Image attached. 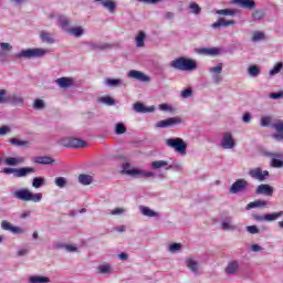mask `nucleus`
Returning a JSON list of instances; mask_svg holds the SVG:
<instances>
[{"instance_id":"obj_29","label":"nucleus","mask_w":283,"mask_h":283,"mask_svg":"<svg viewBox=\"0 0 283 283\" xmlns=\"http://www.w3.org/2000/svg\"><path fill=\"white\" fill-rule=\"evenodd\" d=\"M66 32H69V34H72L73 36H83L84 30L81 27H73V28H69L66 29Z\"/></svg>"},{"instance_id":"obj_57","label":"nucleus","mask_w":283,"mask_h":283,"mask_svg":"<svg viewBox=\"0 0 283 283\" xmlns=\"http://www.w3.org/2000/svg\"><path fill=\"white\" fill-rule=\"evenodd\" d=\"M193 94V91L191 88H186L181 92L182 98H189Z\"/></svg>"},{"instance_id":"obj_5","label":"nucleus","mask_w":283,"mask_h":283,"mask_svg":"<svg viewBox=\"0 0 283 283\" xmlns=\"http://www.w3.org/2000/svg\"><path fill=\"white\" fill-rule=\"evenodd\" d=\"M166 145H167V147L175 149V151H177V154H181L182 156H185V154H187V144L185 143V140H182V138L166 139Z\"/></svg>"},{"instance_id":"obj_23","label":"nucleus","mask_w":283,"mask_h":283,"mask_svg":"<svg viewBox=\"0 0 283 283\" xmlns=\"http://www.w3.org/2000/svg\"><path fill=\"white\" fill-rule=\"evenodd\" d=\"M269 205L268 201L264 200H255L247 205L245 209L247 211H250V209H258L259 207H266Z\"/></svg>"},{"instance_id":"obj_40","label":"nucleus","mask_w":283,"mask_h":283,"mask_svg":"<svg viewBox=\"0 0 283 283\" xmlns=\"http://www.w3.org/2000/svg\"><path fill=\"white\" fill-rule=\"evenodd\" d=\"M187 266L192 271V273H198V263L193 261V259H189L187 261Z\"/></svg>"},{"instance_id":"obj_16","label":"nucleus","mask_w":283,"mask_h":283,"mask_svg":"<svg viewBox=\"0 0 283 283\" xmlns=\"http://www.w3.org/2000/svg\"><path fill=\"white\" fill-rule=\"evenodd\" d=\"M129 78H135L136 81H142V83H148L149 76L145 75L140 71L132 70L128 72Z\"/></svg>"},{"instance_id":"obj_15","label":"nucleus","mask_w":283,"mask_h":283,"mask_svg":"<svg viewBox=\"0 0 283 283\" xmlns=\"http://www.w3.org/2000/svg\"><path fill=\"white\" fill-rule=\"evenodd\" d=\"M221 146L223 149H233L235 147V142L233 140V136H231L230 133L223 134Z\"/></svg>"},{"instance_id":"obj_25","label":"nucleus","mask_w":283,"mask_h":283,"mask_svg":"<svg viewBox=\"0 0 283 283\" xmlns=\"http://www.w3.org/2000/svg\"><path fill=\"white\" fill-rule=\"evenodd\" d=\"M153 169H160L163 167H166V170L172 169L174 166H169V163L165 160H157L151 163Z\"/></svg>"},{"instance_id":"obj_58","label":"nucleus","mask_w":283,"mask_h":283,"mask_svg":"<svg viewBox=\"0 0 283 283\" xmlns=\"http://www.w3.org/2000/svg\"><path fill=\"white\" fill-rule=\"evenodd\" d=\"M125 213V209L123 208H115L111 211L112 216H123Z\"/></svg>"},{"instance_id":"obj_41","label":"nucleus","mask_w":283,"mask_h":283,"mask_svg":"<svg viewBox=\"0 0 283 283\" xmlns=\"http://www.w3.org/2000/svg\"><path fill=\"white\" fill-rule=\"evenodd\" d=\"M283 63L279 62L274 65V67L270 71V76H275V74H280L282 72Z\"/></svg>"},{"instance_id":"obj_38","label":"nucleus","mask_w":283,"mask_h":283,"mask_svg":"<svg viewBox=\"0 0 283 283\" xmlns=\"http://www.w3.org/2000/svg\"><path fill=\"white\" fill-rule=\"evenodd\" d=\"M43 185H45V178L43 177L33 178L32 187H34V189H39L43 187Z\"/></svg>"},{"instance_id":"obj_59","label":"nucleus","mask_w":283,"mask_h":283,"mask_svg":"<svg viewBox=\"0 0 283 283\" xmlns=\"http://www.w3.org/2000/svg\"><path fill=\"white\" fill-rule=\"evenodd\" d=\"M247 231H248V233H252V234L260 233V229L256 228V226L247 227Z\"/></svg>"},{"instance_id":"obj_20","label":"nucleus","mask_w":283,"mask_h":283,"mask_svg":"<svg viewBox=\"0 0 283 283\" xmlns=\"http://www.w3.org/2000/svg\"><path fill=\"white\" fill-rule=\"evenodd\" d=\"M256 193H263L264 196H273V188L266 184L258 186Z\"/></svg>"},{"instance_id":"obj_56","label":"nucleus","mask_w":283,"mask_h":283,"mask_svg":"<svg viewBox=\"0 0 283 283\" xmlns=\"http://www.w3.org/2000/svg\"><path fill=\"white\" fill-rule=\"evenodd\" d=\"M271 125V117L265 116L261 118V126L262 127H269Z\"/></svg>"},{"instance_id":"obj_44","label":"nucleus","mask_w":283,"mask_h":283,"mask_svg":"<svg viewBox=\"0 0 283 283\" xmlns=\"http://www.w3.org/2000/svg\"><path fill=\"white\" fill-rule=\"evenodd\" d=\"M250 76H260V66L251 65L248 70Z\"/></svg>"},{"instance_id":"obj_61","label":"nucleus","mask_w":283,"mask_h":283,"mask_svg":"<svg viewBox=\"0 0 283 283\" xmlns=\"http://www.w3.org/2000/svg\"><path fill=\"white\" fill-rule=\"evenodd\" d=\"M283 92H277V93H271L270 98H273L274 101H277V98H282Z\"/></svg>"},{"instance_id":"obj_2","label":"nucleus","mask_w":283,"mask_h":283,"mask_svg":"<svg viewBox=\"0 0 283 283\" xmlns=\"http://www.w3.org/2000/svg\"><path fill=\"white\" fill-rule=\"evenodd\" d=\"M170 67L179 70L180 72H193L195 70H198V63L192 59L178 57L170 62Z\"/></svg>"},{"instance_id":"obj_62","label":"nucleus","mask_w":283,"mask_h":283,"mask_svg":"<svg viewBox=\"0 0 283 283\" xmlns=\"http://www.w3.org/2000/svg\"><path fill=\"white\" fill-rule=\"evenodd\" d=\"M221 227L224 229V231H230V230L235 229V227H233V226H231V224H229L227 222H222Z\"/></svg>"},{"instance_id":"obj_50","label":"nucleus","mask_w":283,"mask_h":283,"mask_svg":"<svg viewBox=\"0 0 283 283\" xmlns=\"http://www.w3.org/2000/svg\"><path fill=\"white\" fill-rule=\"evenodd\" d=\"M34 109H43L45 107V103L43 99H35L33 104Z\"/></svg>"},{"instance_id":"obj_60","label":"nucleus","mask_w":283,"mask_h":283,"mask_svg":"<svg viewBox=\"0 0 283 283\" xmlns=\"http://www.w3.org/2000/svg\"><path fill=\"white\" fill-rule=\"evenodd\" d=\"M274 129H276V132H279V134H282L283 132V122H277L273 125Z\"/></svg>"},{"instance_id":"obj_12","label":"nucleus","mask_w":283,"mask_h":283,"mask_svg":"<svg viewBox=\"0 0 283 283\" xmlns=\"http://www.w3.org/2000/svg\"><path fill=\"white\" fill-rule=\"evenodd\" d=\"M265 156L272 157L271 167H274L275 169H281V167H283L282 153H266Z\"/></svg>"},{"instance_id":"obj_48","label":"nucleus","mask_w":283,"mask_h":283,"mask_svg":"<svg viewBox=\"0 0 283 283\" xmlns=\"http://www.w3.org/2000/svg\"><path fill=\"white\" fill-rule=\"evenodd\" d=\"M8 91L0 90V104L10 103V99L7 97Z\"/></svg>"},{"instance_id":"obj_18","label":"nucleus","mask_w":283,"mask_h":283,"mask_svg":"<svg viewBox=\"0 0 283 283\" xmlns=\"http://www.w3.org/2000/svg\"><path fill=\"white\" fill-rule=\"evenodd\" d=\"M35 165H54V158L50 156H36L33 158Z\"/></svg>"},{"instance_id":"obj_42","label":"nucleus","mask_w":283,"mask_h":283,"mask_svg":"<svg viewBox=\"0 0 283 283\" xmlns=\"http://www.w3.org/2000/svg\"><path fill=\"white\" fill-rule=\"evenodd\" d=\"M189 9L191 10L192 14H200V12H202V8H200V6H198L196 2H191L189 4Z\"/></svg>"},{"instance_id":"obj_45","label":"nucleus","mask_w":283,"mask_h":283,"mask_svg":"<svg viewBox=\"0 0 283 283\" xmlns=\"http://www.w3.org/2000/svg\"><path fill=\"white\" fill-rule=\"evenodd\" d=\"M252 19H254V21H262V19H264V11L262 10H255L252 13Z\"/></svg>"},{"instance_id":"obj_3","label":"nucleus","mask_w":283,"mask_h":283,"mask_svg":"<svg viewBox=\"0 0 283 283\" xmlns=\"http://www.w3.org/2000/svg\"><path fill=\"white\" fill-rule=\"evenodd\" d=\"M46 49H27L17 54L18 59H41L48 54Z\"/></svg>"},{"instance_id":"obj_31","label":"nucleus","mask_w":283,"mask_h":283,"mask_svg":"<svg viewBox=\"0 0 283 283\" xmlns=\"http://www.w3.org/2000/svg\"><path fill=\"white\" fill-rule=\"evenodd\" d=\"M134 109L138 113V114H147V112H151V109L147 108L145 104L137 102L134 105Z\"/></svg>"},{"instance_id":"obj_24","label":"nucleus","mask_w":283,"mask_h":283,"mask_svg":"<svg viewBox=\"0 0 283 283\" xmlns=\"http://www.w3.org/2000/svg\"><path fill=\"white\" fill-rule=\"evenodd\" d=\"M23 157H9L4 159V163L11 167H17V165H21V163H24Z\"/></svg>"},{"instance_id":"obj_26","label":"nucleus","mask_w":283,"mask_h":283,"mask_svg":"<svg viewBox=\"0 0 283 283\" xmlns=\"http://www.w3.org/2000/svg\"><path fill=\"white\" fill-rule=\"evenodd\" d=\"M30 283H50V277L43 275H33L29 279Z\"/></svg>"},{"instance_id":"obj_39","label":"nucleus","mask_w":283,"mask_h":283,"mask_svg":"<svg viewBox=\"0 0 283 283\" xmlns=\"http://www.w3.org/2000/svg\"><path fill=\"white\" fill-rule=\"evenodd\" d=\"M9 103H13V105L23 104V97L21 95L13 94L11 97H8Z\"/></svg>"},{"instance_id":"obj_35","label":"nucleus","mask_w":283,"mask_h":283,"mask_svg":"<svg viewBox=\"0 0 283 283\" xmlns=\"http://www.w3.org/2000/svg\"><path fill=\"white\" fill-rule=\"evenodd\" d=\"M238 11L235 9H221L217 11V14H221L223 17H235Z\"/></svg>"},{"instance_id":"obj_6","label":"nucleus","mask_w":283,"mask_h":283,"mask_svg":"<svg viewBox=\"0 0 283 283\" xmlns=\"http://www.w3.org/2000/svg\"><path fill=\"white\" fill-rule=\"evenodd\" d=\"M3 174H13L14 178H25L28 174H34V168H3Z\"/></svg>"},{"instance_id":"obj_4","label":"nucleus","mask_w":283,"mask_h":283,"mask_svg":"<svg viewBox=\"0 0 283 283\" xmlns=\"http://www.w3.org/2000/svg\"><path fill=\"white\" fill-rule=\"evenodd\" d=\"M61 145L67 149H83L87 147V142L80 138L65 137L61 139Z\"/></svg>"},{"instance_id":"obj_33","label":"nucleus","mask_w":283,"mask_h":283,"mask_svg":"<svg viewBox=\"0 0 283 283\" xmlns=\"http://www.w3.org/2000/svg\"><path fill=\"white\" fill-rule=\"evenodd\" d=\"M41 40L43 41V43H49L50 45L54 44V38H52V34L51 33H48L45 31H43L41 33Z\"/></svg>"},{"instance_id":"obj_34","label":"nucleus","mask_w":283,"mask_h":283,"mask_svg":"<svg viewBox=\"0 0 283 283\" xmlns=\"http://www.w3.org/2000/svg\"><path fill=\"white\" fill-rule=\"evenodd\" d=\"M145 32H138V35L135 38L137 48H145Z\"/></svg>"},{"instance_id":"obj_8","label":"nucleus","mask_w":283,"mask_h":283,"mask_svg":"<svg viewBox=\"0 0 283 283\" xmlns=\"http://www.w3.org/2000/svg\"><path fill=\"white\" fill-rule=\"evenodd\" d=\"M180 123H182V118L179 116H176V117H170L167 119L159 120L156 124V127H160V128L175 127V125H180Z\"/></svg>"},{"instance_id":"obj_28","label":"nucleus","mask_w":283,"mask_h":283,"mask_svg":"<svg viewBox=\"0 0 283 283\" xmlns=\"http://www.w3.org/2000/svg\"><path fill=\"white\" fill-rule=\"evenodd\" d=\"M9 143L11 145H13L14 147H30V142L28 140H21L19 138H11L9 140Z\"/></svg>"},{"instance_id":"obj_1","label":"nucleus","mask_w":283,"mask_h":283,"mask_svg":"<svg viewBox=\"0 0 283 283\" xmlns=\"http://www.w3.org/2000/svg\"><path fill=\"white\" fill-rule=\"evenodd\" d=\"M13 198L21 200L22 202H41L43 200V193L32 192L28 188H21L12 193Z\"/></svg>"},{"instance_id":"obj_63","label":"nucleus","mask_w":283,"mask_h":283,"mask_svg":"<svg viewBox=\"0 0 283 283\" xmlns=\"http://www.w3.org/2000/svg\"><path fill=\"white\" fill-rule=\"evenodd\" d=\"M8 132H10V127H8V126L0 127V136H6V134H8Z\"/></svg>"},{"instance_id":"obj_55","label":"nucleus","mask_w":283,"mask_h":283,"mask_svg":"<svg viewBox=\"0 0 283 283\" xmlns=\"http://www.w3.org/2000/svg\"><path fill=\"white\" fill-rule=\"evenodd\" d=\"M182 249V245L180 243H172L169 247V251H171V253H175V251H180Z\"/></svg>"},{"instance_id":"obj_19","label":"nucleus","mask_w":283,"mask_h":283,"mask_svg":"<svg viewBox=\"0 0 283 283\" xmlns=\"http://www.w3.org/2000/svg\"><path fill=\"white\" fill-rule=\"evenodd\" d=\"M96 2L101 1L102 6L111 12V14H114L116 12V2L114 0H95Z\"/></svg>"},{"instance_id":"obj_52","label":"nucleus","mask_w":283,"mask_h":283,"mask_svg":"<svg viewBox=\"0 0 283 283\" xmlns=\"http://www.w3.org/2000/svg\"><path fill=\"white\" fill-rule=\"evenodd\" d=\"M0 48H1L2 52H11L12 51V46L8 42L0 43Z\"/></svg>"},{"instance_id":"obj_9","label":"nucleus","mask_w":283,"mask_h":283,"mask_svg":"<svg viewBox=\"0 0 283 283\" xmlns=\"http://www.w3.org/2000/svg\"><path fill=\"white\" fill-rule=\"evenodd\" d=\"M230 6H238L243 10H255V0H230Z\"/></svg>"},{"instance_id":"obj_47","label":"nucleus","mask_w":283,"mask_h":283,"mask_svg":"<svg viewBox=\"0 0 283 283\" xmlns=\"http://www.w3.org/2000/svg\"><path fill=\"white\" fill-rule=\"evenodd\" d=\"M55 185L60 189H63V187H65L67 185V180L64 177H57V178H55Z\"/></svg>"},{"instance_id":"obj_37","label":"nucleus","mask_w":283,"mask_h":283,"mask_svg":"<svg viewBox=\"0 0 283 283\" xmlns=\"http://www.w3.org/2000/svg\"><path fill=\"white\" fill-rule=\"evenodd\" d=\"M140 211L143 216H146L147 218H155V216H158V213L147 207L142 206Z\"/></svg>"},{"instance_id":"obj_17","label":"nucleus","mask_w":283,"mask_h":283,"mask_svg":"<svg viewBox=\"0 0 283 283\" xmlns=\"http://www.w3.org/2000/svg\"><path fill=\"white\" fill-rule=\"evenodd\" d=\"M229 25H235V20H224L220 18L217 22L212 23L211 28L220 30V28H229Z\"/></svg>"},{"instance_id":"obj_30","label":"nucleus","mask_w":283,"mask_h":283,"mask_svg":"<svg viewBox=\"0 0 283 283\" xmlns=\"http://www.w3.org/2000/svg\"><path fill=\"white\" fill-rule=\"evenodd\" d=\"M94 181V178L90 175H85V174H82L78 176V182H81V185H92V182Z\"/></svg>"},{"instance_id":"obj_11","label":"nucleus","mask_w":283,"mask_h":283,"mask_svg":"<svg viewBox=\"0 0 283 283\" xmlns=\"http://www.w3.org/2000/svg\"><path fill=\"white\" fill-rule=\"evenodd\" d=\"M1 229H3V231H10L11 233H14V235H21L25 233V230H23V228L14 227L12 226V223H10V221L7 220H3L1 222Z\"/></svg>"},{"instance_id":"obj_53","label":"nucleus","mask_w":283,"mask_h":283,"mask_svg":"<svg viewBox=\"0 0 283 283\" xmlns=\"http://www.w3.org/2000/svg\"><path fill=\"white\" fill-rule=\"evenodd\" d=\"M102 103H105L106 105H115V101L114 98H112L111 96H104L101 98Z\"/></svg>"},{"instance_id":"obj_43","label":"nucleus","mask_w":283,"mask_h":283,"mask_svg":"<svg viewBox=\"0 0 283 283\" xmlns=\"http://www.w3.org/2000/svg\"><path fill=\"white\" fill-rule=\"evenodd\" d=\"M98 272L102 273V275H107V273H112V266L109 264L99 265Z\"/></svg>"},{"instance_id":"obj_7","label":"nucleus","mask_w":283,"mask_h":283,"mask_svg":"<svg viewBox=\"0 0 283 283\" xmlns=\"http://www.w3.org/2000/svg\"><path fill=\"white\" fill-rule=\"evenodd\" d=\"M129 164H124L123 171L127 174V176H142V178H151L154 174L151 171H145L140 169H130Z\"/></svg>"},{"instance_id":"obj_21","label":"nucleus","mask_w":283,"mask_h":283,"mask_svg":"<svg viewBox=\"0 0 283 283\" xmlns=\"http://www.w3.org/2000/svg\"><path fill=\"white\" fill-rule=\"evenodd\" d=\"M240 269V264L238 263V261H231L227 268H226V273L228 275H233L235 273H238V270Z\"/></svg>"},{"instance_id":"obj_51","label":"nucleus","mask_w":283,"mask_h":283,"mask_svg":"<svg viewBox=\"0 0 283 283\" xmlns=\"http://www.w3.org/2000/svg\"><path fill=\"white\" fill-rule=\"evenodd\" d=\"M60 23H61V28L63 30H70V20L65 19V18H61L60 19Z\"/></svg>"},{"instance_id":"obj_64","label":"nucleus","mask_w":283,"mask_h":283,"mask_svg":"<svg viewBox=\"0 0 283 283\" xmlns=\"http://www.w3.org/2000/svg\"><path fill=\"white\" fill-rule=\"evenodd\" d=\"M243 123H251V114L245 113L242 118Z\"/></svg>"},{"instance_id":"obj_36","label":"nucleus","mask_w":283,"mask_h":283,"mask_svg":"<svg viewBox=\"0 0 283 283\" xmlns=\"http://www.w3.org/2000/svg\"><path fill=\"white\" fill-rule=\"evenodd\" d=\"M106 85H108V87H120L123 81L120 78H107Z\"/></svg>"},{"instance_id":"obj_54","label":"nucleus","mask_w":283,"mask_h":283,"mask_svg":"<svg viewBox=\"0 0 283 283\" xmlns=\"http://www.w3.org/2000/svg\"><path fill=\"white\" fill-rule=\"evenodd\" d=\"M210 72L212 74H221L222 73V63H219L217 66L211 67Z\"/></svg>"},{"instance_id":"obj_22","label":"nucleus","mask_w":283,"mask_h":283,"mask_svg":"<svg viewBox=\"0 0 283 283\" xmlns=\"http://www.w3.org/2000/svg\"><path fill=\"white\" fill-rule=\"evenodd\" d=\"M199 54H205L206 56H218L220 54V50L212 48V49H207V48H201L198 50Z\"/></svg>"},{"instance_id":"obj_49","label":"nucleus","mask_w":283,"mask_h":283,"mask_svg":"<svg viewBox=\"0 0 283 283\" xmlns=\"http://www.w3.org/2000/svg\"><path fill=\"white\" fill-rule=\"evenodd\" d=\"M90 48L91 50H107V48H109V45L107 44H96V43H90Z\"/></svg>"},{"instance_id":"obj_13","label":"nucleus","mask_w":283,"mask_h":283,"mask_svg":"<svg viewBox=\"0 0 283 283\" xmlns=\"http://www.w3.org/2000/svg\"><path fill=\"white\" fill-rule=\"evenodd\" d=\"M249 176L254 178V180H259L260 182L266 180V176H269V171H262V168H254L249 171Z\"/></svg>"},{"instance_id":"obj_27","label":"nucleus","mask_w":283,"mask_h":283,"mask_svg":"<svg viewBox=\"0 0 283 283\" xmlns=\"http://www.w3.org/2000/svg\"><path fill=\"white\" fill-rule=\"evenodd\" d=\"M56 83L60 87H62L63 90L71 87L72 85V78L70 77H60L56 80Z\"/></svg>"},{"instance_id":"obj_14","label":"nucleus","mask_w":283,"mask_h":283,"mask_svg":"<svg viewBox=\"0 0 283 283\" xmlns=\"http://www.w3.org/2000/svg\"><path fill=\"white\" fill-rule=\"evenodd\" d=\"M249 187V182L244 179H238L234 184H232L230 191L231 193H240V191H244V189Z\"/></svg>"},{"instance_id":"obj_46","label":"nucleus","mask_w":283,"mask_h":283,"mask_svg":"<svg viewBox=\"0 0 283 283\" xmlns=\"http://www.w3.org/2000/svg\"><path fill=\"white\" fill-rule=\"evenodd\" d=\"M125 132H127V127H125L123 123H117L115 126V134L120 135L125 134Z\"/></svg>"},{"instance_id":"obj_32","label":"nucleus","mask_w":283,"mask_h":283,"mask_svg":"<svg viewBox=\"0 0 283 283\" xmlns=\"http://www.w3.org/2000/svg\"><path fill=\"white\" fill-rule=\"evenodd\" d=\"M266 39V35L262 31H254L252 33V42L258 43L259 41H264Z\"/></svg>"},{"instance_id":"obj_10","label":"nucleus","mask_w":283,"mask_h":283,"mask_svg":"<svg viewBox=\"0 0 283 283\" xmlns=\"http://www.w3.org/2000/svg\"><path fill=\"white\" fill-rule=\"evenodd\" d=\"M282 216H283V211H279L270 214H263V216L255 214L254 220H256L258 222H263L264 220L266 222H273L277 220V218H282Z\"/></svg>"}]
</instances>
